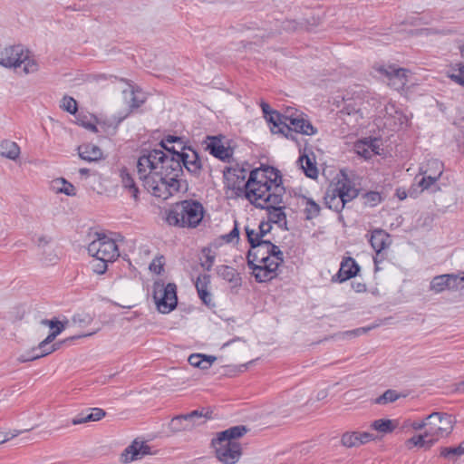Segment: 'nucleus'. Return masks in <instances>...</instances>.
<instances>
[{"mask_svg":"<svg viewBox=\"0 0 464 464\" xmlns=\"http://www.w3.org/2000/svg\"><path fill=\"white\" fill-rule=\"evenodd\" d=\"M202 167L198 151L189 146H181L177 158H168L163 150L154 149L143 150L137 160V172L144 188L162 199L180 190L183 168L198 178Z\"/></svg>","mask_w":464,"mask_h":464,"instance_id":"1","label":"nucleus"},{"mask_svg":"<svg viewBox=\"0 0 464 464\" xmlns=\"http://www.w3.org/2000/svg\"><path fill=\"white\" fill-rule=\"evenodd\" d=\"M247 170L236 164L226 167L223 171L225 188L231 191L230 197H245L251 203L258 201V198L264 197V192L273 185V182H280V171L271 166H262L250 171L246 181Z\"/></svg>","mask_w":464,"mask_h":464,"instance_id":"2","label":"nucleus"},{"mask_svg":"<svg viewBox=\"0 0 464 464\" xmlns=\"http://www.w3.org/2000/svg\"><path fill=\"white\" fill-rule=\"evenodd\" d=\"M205 214L203 205L195 199L176 202L166 211V222L169 226L196 228Z\"/></svg>","mask_w":464,"mask_h":464,"instance_id":"3","label":"nucleus"},{"mask_svg":"<svg viewBox=\"0 0 464 464\" xmlns=\"http://www.w3.org/2000/svg\"><path fill=\"white\" fill-rule=\"evenodd\" d=\"M268 240L256 241L246 255L247 266L258 283H266L277 276L276 265L269 264Z\"/></svg>","mask_w":464,"mask_h":464,"instance_id":"4","label":"nucleus"},{"mask_svg":"<svg viewBox=\"0 0 464 464\" xmlns=\"http://www.w3.org/2000/svg\"><path fill=\"white\" fill-rule=\"evenodd\" d=\"M264 192L263 198H258L262 202L255 201L253 203L256 208L266 209L268 214V222L277 225L283 230H288L286 214L285 213V207L281 206L283 203V197L285 193V188L283 186V179L280 174V182H273V185Z\"/></svg>","mask_w":464,"mask_h":464,"instance_id":"5","label":"nucleus"},{"mask_svg":"<svg viewBox=\"0 0 464 464\" xmlns=\"http://www.w3.org/2000/svg\"><path fill=\"white\" fill-rule=\"evenodd\" d=\"M350 120L353 118L354 124L350 126V133L357 134L360 129L367 127L370 113L371 93L360 85H354L350 90Z\"/></svg>","mask_w":464,"mask_h":464,"instance_id":"6","label":"nucleus"},{"mask_svg":"<svg viewBox=\"0 0 464 464\" xmlns=\"http://www.w3.org/2000/svg\"><path fill=\"white\" fill-rule=\"evenodd\" d=\"M0 65L6 68H21L24 74L34 73L38 71V63L29 56V52H24L23 45H13L0 49Z\"/></svg>","mask_w":464,"mask_h":464,"instance_id":"7","label":"nucleus"},{"mask_svg":"<svg viewBox=\"0 0 464 464\" xmlns=\"http://www.w3.org/2000/svg\"><path fill=\"white\" fill-rule=\"evenodd\" d=\"M342 179L336 177L329 184L325 195L324 204L330 209L340 213L348 202V174L346 169H341Z\"/></svg>","mask_w":464,"mask_h":464,"instance_id":"8","label":"nucleus"},{"mask_svg":"<svg viewBox=\"0 0 464 464\" xmlns=\"http://www.w3.org/2000/svg\"><path fill=\"white\" fill-rule=\"evenodd\" d=\"M64 327H65V325H61L60 327H57V329L52 331L47 335V337L38 344L37 348H34L32 351L33 353H34L35 351H39V353H34L32 356H28V357L22 355L19 360L21 362H29V361H34V360L39 359L41 357L46 356V355L52 353L53 352L60 349L63 343H71L73 340H76V339H79L82 337L91 336L93 334V333H89V334L73 335V336L68 337L63 341H59V342H56V343L51 344L53 342V340L56 338V336L59 335L63 331Z\"/></svg>","mask_w":464,"mask_h":464,"instance_id":"9","label":"nucleus"},{"mask_svg":"<svg viewBox=\"0 0 464 464\" xmlns=\"http://www.w3.org/2000/svg\"><path fill=\"white\" fill-rule=\"evenodd\" d=\"M94 236L95 238L87 247L89 255L95 258H103L105 261H114L120 256L115 240L104 233L96 232Z\"/></svg>","mask_w":464,"mask_h":464,"instance_id":"10","label":"nucleus"},{"mask_svg":"<svg viewBox=\"0 0 464 464\" xmlns=\"http://www.w3.org/2000/svg\"><path fill=\"white\" fill-rule=\"evenodd\" d=\"M455 423L454 416L445 412L434 411L428 415L426 435H430L431 439H436L437 442L440 439L448 437L452 432Z\"/></svg>","mask_w":464,"mask_h":464,"instance_id":"11","label":"nucleus"},{"mask_svg":"<svg viewBox=\"0 0 464 464\" xmlns=\"http://www.w3.org/2000/svg\"><path fill=\"white\" fill-rule=\"evenodd\" d=\"M153 298L160 313L168 314L173 311L178 304L177 285L174 283L165 285L163 283L155 282Z\"/></svg>","mask_w":464,"mask_h":464,"instance_id":"12","label":"nucleus"},{"mask_svg":"<svg viewBox=\"0 0 464 464\" xmlns=\"http://www.w3.org/2000/svg\"><path fill=\"white\" fill-rule=\"evenodd\" d=\"M373 70L381 76L384 77L389 86L396 91L404 90L408 82V69L398 67L395 64H374Z\"/></svg>","mask_w":464,"mask_h":464,"instance_id":"13","label":"nucleus"},{"mask_svg":"<svg viewBox=\"0 0 464 464\" xmlns=\"http://www.w3.org/2000/svg\"><path fill=\"white\" fill-rule=\"evenodd\" d=\"M211 447L214 449L215 457L225 464H236L242 456V448L238 442L230 440L219 441L218 432L211 440Z\"/></svg>","mask_w":464,"mask_h":464,"instance_id":"14","label":"nucleus"},{"mask_svg":"<svg viewBox=\"0 0 464 464\" xmlns=\"http://www.w3.org/2000/svg\"><path fill=\"white\" fill-rule=\"evenodd\" d=\"M210 412H204L202 410H195L187 414H181L175 416L169 422V429L173 432H180L183 430H189L195 426V420L199 418H210L208 415Z\"/></svg>","mask_w":464,"mask_h":464,"instance_id":"15","label":"nucleus"},{"mask_svg":"<svg viewBox=\"0 0 464 464\" xmlns=\"http://www.w3.org/2000/svg\"><path fill=\"white\" fill-rule=\"evenodd\" d=\"M151 448L144 441L133 440L121 454V461L122 463H130L131 461L140 459L144 456L150 455Z\"/></svg>","mask_w":464,"mask_h":464,"instance_id":"16","label":"nucleus"},{"mask_svg":"<svg viewBox=\"0 0 464 464\" xmlns=\"http://www.w3.org/2000/svg\"><path fill=\"white\" fill-rule=\"evenodd\" d=\"M285 121L292 129V136L289 135L287 139L293 140H296L295 133H302L305 135H313L316 132V129L311 124V122L302 117L301 115L290 114L285 117Z\"/></svg>","mask_w":464,"mask_h":464,"instance_id":"17","label":"nucleus"},{"mask_svg":"<svg viewBox=\"0 0 464 464\" xmlns=\"http://www.w3.org/2000/svg\"><path fill=\"white\" fill-rule=\"evenodd\" d=\"M285 117L277 111H274L266 117V120L271 124L270 130L273 133H280L288 138L289 135L292 136V129L285 121Z\"/></svg>","mask_w":464,"mask_h":464,"instance_id":"18","label":"nucleus"},{"mask_svg":"<svg viewBox=\"0 0 464 464\" xmlns=\"http://www.w3.org/2000/svg\"><path fill=\"white\" fill-rule=\"evenodd\" d=\"M208 139L210 140L207 144V150L209 153L222 161H229L233 154L231 149L225 147L218 137L208 136Z\"/></svg>","mask_w":464,"mask_h":464,"instance_id":"19","label":"nucleus"},{"mask_svg":"<svg viewBox=\"0 0 464 464\" xmlns=\"http://www.w3.org/2000/svg\"><path fill=\"white\" fill-rule=\"evenodd\" d=\"M369 241L373 250L379 251L389 248L392 243L391 235L382 228L372 230Z\"/></svg>","mask_w":464,"mask_h":464,"instance_id":"20","label":"nucleus"},{"mask_svg":"<svg viewBox=\"0 0 464 464\" xmlns=\"http://www.w3.org/2000/svg\"><path fill=\"white\" fill-rule=\"evenodd\" d=\"M217 274L223 280L231 284L233 288L240 287L242 285V278L240 274L232 266L221 265L217 266Z\"/></svg>","mask_w":464,"mask_h":464,"instance_id":"21","label":"nucleus"},{"mask_svg":"<svg viewBox=\"0 0 464 464\" xmlns=\"http://www.w3.org/2000/svg\"><path fill=\"white\" fill-rule=\"evenodd\" d=\"M79 157L88 162L98 161L103 158L102 150L99 146L85 143L77 148Z\"/></svg>","mask_w":464,"mask_h":464,"instance_id":"22","label":"nucleus"},{"mask_svg":"<svg viewBox=\"0 0 464 464\" xmlns=\"http://www.w3.org/2000/svg\"><path fill=\"white\" fill-rule=\"evenodd\" d=\"M210 284V276L208 275H200L195 284L196 289L198 291V296L208 306H214V304H211V294L208 290V286Z\"/></svg>","mask_w":464,"mask_h":464,"instance_id":"23","label":"nucleus"},{"mask_svg":"<svg viewBox=\"0 0 464 464\" xmlns=\"http://www.w3.org/2000/svg\"><path fill=\"white\" fill-rule=\"evenodd\" d=\"M248 431V428L245 425H237L230 427L223 431L218 432L219 441L230 440L236 442L235 440L243 437Z\"/></svg>","mask_w":464,"mask_h":464,"instance_id":"24","label":"nucleus"},{"mask_svg":"<svg viewBox=\"0 0 464 464\" xmlns=\"http://www.w3.org/2000/svg\"><path fill=\"white\" fill-rule=\"evenodd\" d=\"M298 162L301 164L306 177L315 179L318 177V169L314 160V157H309L306 154H303L299 157Z\"/></svg>","mask_w":464,"mask_h":464,"instance_id":"25","label":"nucleus"},{"mask_svg":"<svg viewBox=\"0 0 464 464\" xmlns=\"http://www.w3.org/2000/svg\"><path fill=\"white\" fill-rule=\"evenodd\" d=\"M436 443V439H431L430 435H426V430L422 434L415 435L407 440L406 445L409 449L411 446L430 450Z\"/></svg>","mask_w":464,"mask_h":464,"instance_id":"26","label":"nucleus"},{"mask_svg":"<svg viewBox=\"0 0 464 464\" xmlns=\"http://www.w3.org/2000/svg\"><path fill=\"white\" fill-rule=\"evenodd\" d=\"M0 155L9 160H15L20 155V148L16 142L8 140L0 143Z\"/></svg>","mask_w":464,"mask_h":464,"instance_id":"27","label":"nucleus"},{"mask_svg":"<svg viewBox=\"0 0 464 464\" xmlns=\"http://www.w3.org/2000/svg\"><path fill=\"white\" fill-rule=\"evenodd\" d=\"M375 437L372 433L366 431H353L350 432V448L358 447L369 441L374 440Z\"/></svg>","mask_w":464,"mask_h":464,"instance_id":"28","label":"nucleus"},{"mask_svg":"<svg viewBox=\"0 0 464 464\" xmlns=\"http://www.w3.org/2000/svg\"><path fill=\"white\" fill-rule=\"evenodd\" d=\"M121 183H122V186L125 188H128L130 190V192L131 193L132 197L134 198H138V193H139V188L134 181V179L132 178V176L130 174V172L128 171V169L126 168H123L121 170Z\"/></svg>","mask_w":464,"mask_h":464,"instance_id":"29","label":"nucleus"},{"mask_svg":"<svg viewBox=\"0 0 464 464\" xmlns=\"http://www.w3.org/2000/svg\"><path fill=\"white\" fill-rule=\"evenodd\" d=\"M302 198L304 202V211L305 214V219L311 220L314 218H317L319 216L320 210H321L320 206L310 198L302 196Z\"/></svg>","mask_w":464,"mask_h":464,"instance_id":"30","label":"nucleus"},{"mask_svg":"<svg viewBox=\"0 0 464 464\" xmlns=\"http://www.w3.org/2000/svg\"><path fill=\"white\" fill-rule=\"evenodd\" d=\"M371 428L381 433L388 434L392 433L396 429V424L392 420L389 419H379L374 420L371 424Z\"/></svg>","mask_w":464,"mask_h":464,"instance_id":"31","label":"nucleus"},{"mask_svg":"<svg viewBox=\"0 0 464 464\" xmlns=\"http://www.w3.org/2000/svg\"><path fill=\"white\" fill-rule=\"evenodd\" d=\"M432 164L435 165L436 168L439 169V171H438L437 174H434V175H425V176L422 177V179L419 182V186L421 187L422 189L430 188L437 181V179L442 174V164H441V162L434 160V161H432Z\"/></svg>","mask_w":464,"mask_h":464,"instance_id":"32","label":"nucleus"},{"mask_svg":"<svg viewBox=\"0 0 464 464\" xmlns=\"http://www.w3.org/2000/svg\"><path fill=\"white\" fill-rule=\"evenodd\" d=\"M448 280L449 278L447 274L434 276L430 282V290L433 291L436 294L441 293L445 290H449Z\"/></svg>","mask_w":464,"mask_h":464,"instance_id":"33","label":"nucleus"},{"mask_svg":"<svg viewBox=\"0 0 464 464\" xmlns=\"http://www.w3.org/2000/svg\"><path fill=\"white\" fill-rule=\"evenodd\" d=\"M268 253H269V264L276 265V271L279 266L284 262V253L279 249L277 246L268 240Z\"/></svg>","mask_w":464,"mask_h":464,"instance_id":"34","label":"nucleus"},{"mask_svg":"<svg viewBox=\"0 0 464 464\" xmlns=\"http://www.w3.org/2000/svg\"><path fill=\"white\" fill-rule=\"evenodd\" d=\"M401 397H405V395L400 394L395 390L389 389L385 391L381 396L377 397L374 400V403L384 405L387 403L394 402Z\"/></svg>","mask_w":464,"mask_h":464,"instance_id":"35","label":"nucleus"},{"mask_svg":"<svg viewBox=\"0 0 464 464\" xmlns=\"http://www.w3.org/2000/svg\"><path fill=\"white\" fill-rule=\"evenodd\" d=\"M448 276V283H449V290L450 291H457L459 289L464 288V272H459L458 274H447Z\"/></svg>","mask_w":464,"mask_h":464,"instance_id":"36","label":"nucleus"},{"mask_svg":"<svg viewBox=\"0 0 464 464\" xmlns=\"http://www.w3.org/2000/svg\"><path fill=\"white\" fill-rule=\"evenodd\" d=\"M365 206L375 207L382 201V195L377 191H367L362 195Z\"/></svg>","mask_w":464,"mask_h":464,"instance_id":"37","label":"nucleus"},{"mask_svg":"<svg viewBox=\"0 0 464 464\" xmlns=\"http://www.w3.org/2000/svg\"><path fill=\"white\" fill-rule=\"evenodd\" d=\"M346 266H348V256H343L340 269L338 273L333 276L332 281L342 283L348 280V268H346Z\"/></svg>","mask_w":464,"mask_h":464,"instance_id":"38","label":"nucleus"},{"mask_svg":"<svg viewBox=\"0 0 464 464\" xmlns=\"http://www.w3.org/2000/svg\"><path fill=\"white\" fill-rule=\"evenodd\" d=\"M61 107L71 114H75L77 111V102L70 96H64L62 101Z\"/></svg>","mask_w":464,"mask_h":464,"instance_id":"39","label":"nucleus"},{"mask_svg":"<svg viewBox=\"0 0 464 464\" xmlns=\"http://www.w3.org/2000/svg\"><path fill=\"white\" fill-rule=\"evenodd\" d=\"M462 449L458 447H443L440 449V456L449 459H453L455 457L461 456Z\"/></svg>","mask_w":464,"mask_h":464,"instance_id":"40","label":"nucleus"},{"mask_svg":"<svg viewBox=\"0 0 464 464\" xmlns=\"http://www.w3.org/2000/svg\"><path fill=\"white\" fill-rule=\"evenodd\" d=\"M367 143L364 142V140H360L355 143L354 149L356 153L359 156H362L364 159H370L372 157L371 151L369 150L368 147H366Z\"/></svg>","mask_w":464,"mask_h":464,"instance_id":"41","label":"nucleus"},{"mask_svg":"<svg viewBox=\"0 0 464 464\" xmlns=\"http://www.w3.org/2000/svg\"><path fill=\"white\" fill-rule=\"evenodd\" d=\"M111 261H105L103 258H95L92 264V271L97 275H103L108 267V263Z\"/></svg>","mask_w":464,"mask_h":464,"instance_id":"42","label":"nucleus"},{"mask_svg":"<svg viewBox=\"0 0 464 464\" xmlns=\"http://www.w3.org/2000/svg\"><path fill=\"white\" fill-rule=\"evenodd\" d=\"M456 66L458 67V72L449 74V77L456 83L464 87V64L457 63Z\"/></svg>","mask_w":464,"mask_h":464,"instance_id":"43","label":"nucleus"},{"mask_svg":"<svg viewBox=\"0 0 464 464\" xmlns=\"http://www.w3.org/2000/svg\"><path fill=\"white\" fill-rule=\"evenodd\" d=\"M61 182L63 183V187L58 188L59 192L71 197L76 195V188L72 183L66 181L64 179H61Z\"/></svg>","mask_w":464,"mask_h":464,"instance_id":"44","label":"nucleus"},{"mask_svg":"<svg viewBox=\"0 0 464 464\" xmlns=\"http://www.w3.org/2000/svg\"><path fill=\"white\" fill-rule=\"evenodd\" d=\"M246 235L247 241L251 246L255 245L256 241H262L263 239L258 238V231L253 228H250L248 226L245 227Z\"/></svg>","mask_w":464,"mask_h":464,"instance_id":"45","label":"nucleus"},{"mask_svg":"<svg viewBox=\"0 0 464 464\" xmlns=\"http://www.w3.org/2000/svg\"><path fill=\"white\" fill-rule=\"evenodd\" d=\"M90 421H95L92 411L88 414H84L83 412H82L72 420V424L79 425Z\"/></svg>","mask_w":464,"mask_h":464,"instance_id":"46","label":"nucleus"},{"mask_svg":"<svg viewBox=\"0 0 464 464\" xmlns=\"http://www.w3.org/2000/svg\"><path fill=\"white\" fill-rule=\"evenodd\" d=\"M375 256H373V263H374V272H378L382 270V267L380 266V264H382L387 257L386 253L384 250H374Z\"/></svg>","mask_w":464,"mask_h":464,"instance_id":"47","label":"nucleus"},{"mask_svg":"<svg viewBox=\"0 0 464 464\" xmlns=\"http://www.w3.org/2000/svg\"><path fill=\"white\" fill-rule=\"evenodd\" d=\"M364 142L367 143L366 147H368L369 150L371 151V154L372 153H374V154H380L379 153V149H380V140L377 139V138H369V139H365L363 140Z\"/></svg>","mask_w":464,"mask_h":464,"instance_id":"48","label":"nucleus"},{"mask_svg":"<svg viewBox=\"0 0 464 464\" xmlns=\"http://www.w3.org/2000/svg\"><path fill=\"white\" fill-rule=\"evenodd\" d=\"M239 238V228H238V224L237 221H235V225H234V227L233 229L227 235L223 236V239L227 242V243H230L232 242L234 239H237L238 240Z\"/></svg>","mask_w":464,"mask_h":464,"instance_id":"49","label":"nucleus"},{"mask_svg":"<svg viewBox=\"0 0 464 464\" xmlns=\"http://www.w3.org/2000/svg\"><path fill=\"white\" fill-rule=\"evenodd\" d=\"M160 145L169 153V155L166 154L168 158H177V154H179L180 152L178 144L177 147L174 145L169 146L168 144H165V141H160Z\"/></svg>","mask_w":464,"mask_h":464,"instance_id":"50","label":"nucleus"},{"mask_svg":"<svg viewBox=\"0 0 464 464\" xmlns=\"http://www.w3.org/2000/svg\"><path fill=\"white\" fill-rule=\"evenodd\" d=\"M356 181L353 175L350 174V201L355 198H357L360 195L361 189L356 188Z\"/></svg>","mask_w":464,"mask_h":464,"instance_id":"51","label":"nucleus"},{"mask_svg":"<svg viewBox=\"0 0 464 464\" xmlns=\"http://www.w3.org/2000/svg\"><path fill=\"white\" fill-rule=\"evenodd\" d=\"M272 229L271 224L267 221H262L258 226V238L263 239V237L268 234Z\"/></svg>","mask_w":464,"mask_h":464,"instance_id":"52","label":"nucleus"},{"mask_svg":"<svg viewBox=\"0 0 464 464\" xmlns=\"http://www.w3.org/2000/svg\"><path fill=\"white\" fill-rule=\"evenodd\" d=\"M52 242V237L44 235L39 236L35 240L37 246L43 250Z\"/></svg>","mask_w":464,"mask_h":464,"instance_id":"53","label":"nucleus"},{"mask_svg":"<svg viewBox=\"0 0 464 464\" xmlns=\"http://www.w3.org/2000/svg\"><path fill=\"white\" fill-rule=\"evenodd\" d=\"M188 362L190 365L198 368L201 364V362H204L203 354L194 353L188 357Z\"/></svg>","mask_w":464,"mask_h":464,"instance_id":"54","label":"nucleus"},{"mask_svg":"<svg viewBox=\"0 0 464 464\" xmlns=\"http://www.w3.org/2000/svg\"><path fill=\"white\" fill-rule=\"evenodd\" d=\"M130 94H131V98H130V101L129 102V106H130V110L138 109L139 107H140L143 104L144 100L138 98L135 95L134 92H131Z\"/></svg>","mask_w":464,"mask_h":464,"instance_id":"55","label":"nucleus"},{"mask_svg":"<svg viewBox=\"0 0 464 464\" xmlns=\"http://www.w3.org/2000/svg\"><path fill=\"white\" fill-rule=\"evenodd\" d=\"M360 269L361 268L358 263L352 256H350V279L358 276Z\"/></svg>","mask_w":464,"mask_h":464,"instance_id":"56","label":"nucleus"},{"mask_svg":"<svg viewBox=\"0 0 464 464\" xmlns=\"http://www.w3.org/2000/svg\"><path fill=\"white\" fill-rule=\"evenodd\" d=\"M203 358L204 362H201V364L198 367L199 369L202 370L208 369L212 365V363L217 360L215 356L206 354H203Z\"/></svg>","mask_w":464,"mask_h":464,"instance_id":"57","label":"nucleus"},{"mask_svg":"<svg viewBox=\"0 0 464 464\" xmlns=\"http://www.w3.org/2000/svg\"><path fill=\"white\" fill-rule=\"evenodd\" d=\"M41 323L44 325L49 326L52 331L57 329V327H60L61 325H64L63 323L58 321L57 319H52V320L44 319V320H42Z\"/></svg>","mask_w":464,"mask_h":464,"instance_id":"58","label":"nucleus"},{"mask_svg":"<svg viewBox=\"0 0 464 464\" xmlns=\"http://www.w3.org/2000/svg\"><path fill=\"white\" fill-rule=\"evenodd\" d=\"M161 141H165V144H172V143H176L179 145V147L180 148L181 146H185L183 141H182V139L180 137H178V136H173V135H168L165 139H163Z\"/></svg>","mask_w":464,"mask_h":464,"instance_id":"59","label":"nucleus"},{"mask_svg":"<svg viewBox=\"0 0 464 464\" xmlns=\"http://www.w3.org/2000/svg\"><path fill=\"white\" fill-rule=\"evenodd\" d=\"M43 256L45 261L50 263H56L58 261V256L53 251L47 252L45 249L43 250Z\"/></svg>","mask_w":464,"mask_h":464,"instance_id":"60","label":"nucleus"},{"mask_svg":"<svg viewBox=\"0 0 464 464\" xmlns=\"http://www.w3.org/2000/svg\"><path fill=\"white\" fill-rule=\"evenodd\" d=\"M91 411L95 421L102 420L106 415V411L101 408L91 409Z\"/></svg>","mask_w":464,"mask_h":464,"instance_id":"61","label":"nucleus"},{"mask_svg":"<svg viewBox=\"0 0 464 464\" xmlns=\"http://www.w3.org/2000/svg\"><path fill=\"white\" fill-rule=\"evenodd\" d=\"M411 428L415 430H420L425 428H428V416L421 421H413L411 423Z\"/></svg>","mask_w":464,"mask_h":464,"instance_id":"62","label":"nucleus"},{"mask_svg":"<svg viewBox=\"0 0 464 464\" xmlns=\"http://www.w3.org/2000/svg\"><path fill=\"white\" fill-rule=\"evenodd\" d=\"M282 26L285 30L295 31L296 30L298 24L294 20H285L282 23Z\"/></svg>","mask_w":464,"mask_h":464,"instance_id":"63","label":"nucleus"},{"mask_svg":"<svg viewBox=\"0 0 464 464\" xmlns=\"http://www.w3.org/2000/svg\"><path fill=\"white\" fill-rule=\"evenodd\" d=\"M351 286L357 293H363L367 289L366 285L364 283H360V282H355V281L351 282Z\"/></svg>","mask_w":464,"mask_h":464,"instance_id":"64","label":"nucleus"}]
</instances>
